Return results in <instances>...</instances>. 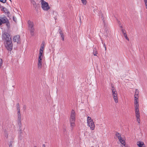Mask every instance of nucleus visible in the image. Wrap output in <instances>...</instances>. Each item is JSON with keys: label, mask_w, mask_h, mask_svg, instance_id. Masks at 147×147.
Masks as SVG:
<instances>
[{"label": "nucleus", "mask_w": 147, "mask_h": 147, "mask_svg": "<svg viewBox=\"0 0 147 147\" xmlns=\"http://www.w3.org/2000/svg\"><path fill=\"white\" fill-rule=\"evenodd\" d=\"M1 36L6 48L9 51H11L13 48V44L10 34L7 32H4L2 34Z\"/></svg>", "instance_id": "nucleus-1"}, {"label": "nucleus", "mask_w": 147, "mask_h": 147, "mask_svg": "<svg viewBox=\"0 0 147 147\" xmlns=\"http://www.w3.org/2000/svg\"><path fill=\"white\" fill-rule=\"evenodd\" d=\"M87 125L90 127L91 130H93L95 128V125L93 121L91 118L89 116L87 118Z\"/></svg>", "instance_id": "nucleus-2"}, {"label": "nucleus", "mask_w": 147, "mask_h": 147, "mask_svg": "<svg viewBox=\"0 0 147 147\" xmlns=\"http://www.w3.org/2000/svg\"><path fill=\"white\" fill-rule=\"evenodd\" d=\"M28 25L29 30L30 31V34L32 36L34 35V24L33 22L30 20H29L28 22Z\"/></svg>", "instance_id": "nucleus-3"}, {"label": "nucleus", "mask_w": 147, "mask_h": 147, "mask_svg": "<svg viewBox=\"0 0 147 147\" xmlns=\"http://www.w3.org/2000/svg\"><path fill=\"white\" fill-rule=\"evenodd\" d=\"M41 7L44 11H47L50 8L49 3L44 0H41Z\"/></svg>", "instance_id": "nucleus-4"}, {"label": "nucleus", "mask_w": 147, "mask_h": 147, "mask_svg": "<svg viewBox=\"0 0 147 147\" xmlns=\"http://www.w3.org/2000/svg\"><path fill=\"white\" fill-rule=\"evenodd\" d=\"M76 120V113L74 110L71 112L70 117L69 119L70 122H75Z\"/></svg>", "instance_id": "nucleus-5"}, {"label": "nucleus", "mask_w": 147, "mask_h": 147, "mask_svg": "<svg viewBox=\"0 0 147 147\" xmlns=\"http://www.w3.org/2000/svg\"><path fill=\"white\" fill-rule=\"evenodd\" d=\"M6 24V25L8 28L10 27V24L8 19H0V26L2 24Z\"/></svg>", "instance_id": "nucleus-6"}, {"label": "nucleus", "mask_w": 147, "mask_h": 147, "mask_svg": "<svg viewBox=\"0 0 147 147\" xmlns=\"http://www.w3.org/2000/svg\"><path fill=\"white\" fill-rule=\"evenodd\" d=\"M116 136L119 139L120 142L124 146L125 145V142L123 139H122L121 137V135L118 132H116L115 134Z\"/></svg>", "instance_id": "nucleus-7"}, {"label": "nucleus", "mask_w": 147, "mask_h": 147, "mask_svg": "<svg viewBox=\"0 0 147 147\" xmlns=\"http://www.w3.org/2000/svg\"><path fill=\"white\" fill-rule=\"evenodd\" d=\"M18 114V124L19 126H20L21 125V116L20 113H17Z\"/></svg>", "instance_id": "nucleus-8"}, {"label": "nucleus", "mask_w": 147, "mask_h": 147, "mask_svg": "<svg viewBox=\"0 0 147 147\" xmlns=\"http://www.w3.org/2000/svg\"><path fill=\"white\" fill-rule=\"evenodd\" d=\"M13 41L14 42H17V43L20 40V36L19 35H16L13 37Z\"/></svg>", "instance_id": "nucleus-9"}, {"label": "nucleus", "mask_w": 147, "mask_h": 147, "mask_svg": "<svg viewBox=\"0 0 147 147\" xmlns=\"http://www.w3.org/2000/svg\"><path fill=\"white\" fill-rule=\"evenodd\" d=\"M137 145L139 147H145V145L144 142L142 141H138L137 142Z\"/></svg>", "instance_id": "nucleus-10"}, {"label": "nucleus", "mask_w": 147, "mask_h": 147, "mask_svg": "<svg viewBox=\"0 0 147 147\" xmlns=\"http://www.w3.org/2000/svg\"><path fill=\"white\" fill-rule=\"evenodd\" d=\"M117 22L119 24V27L120 28V30L122 32V33H124V32H126L125 30L123 28L122 25L121 24V23H120V22L118 20H117Z\"/></svg>", "instance_id": "nucleus-11"}, {"label": "nucleus", "mask_w": 147, "mask_h": 147, "mask_svg": "<svg viewBox=\"0 0 147 147\" xmlns=\"http://www.w3.org/2000/svg\"><path fill=\"white\" fill-rule=\"evenodd\" d=\"M59 33L61 37V38L62 40L64 41V38L63 32L62 31L60 28L59 29Z\"/></svg>", "instance_id": "nucleus-12"}, {"label": "nucleus", "mask_w": 147, "mask_h": 147, "mask_svg": "<svg viewBox=\"0 0 147 147\" xmlns=\"http://www.w3.org/2000/svg\"><path fill=\"white\" fill-rule=\"evenodd\" d=\"M135 111L136 116L138 115H140L139 108H135Z\"/></svg>", "instance_id": "nucleus-13"}, {"label": "nucleus", "mask_w": 147, "mask_h": 147, "mask_svg": "<svg viewBox=\"0 0 147 147\" xmlns=\"http://www.w3.org/2000/svg\"><path fill=\"white\" fill-rule=\"evenodd\" d=\"M9 134V132L6 130H5L4 131V135L5 138L7 139L8 138Z\"/></svg>", "instance_id": "nucleus-14"}, {"label": "nucleus", "mask_w": 147, "mask_h": 147, "mask_svg": "<svg viewBox=\"0 0 147 147\" xmlns=\"http://www.w3.org/2000/svg\"><path fill=\"white\" fill-rule=\"evenodd\" d=\"M42 61L38 60V67L39 69H40L41 67L42 64Z\"/></svg>", "instance_id": "nucleus-15"}, {"label": "nucleus", "mask_w": 147, "mask_h": 147, "mask_svg": "<svg viewBox=\"0 0 147 147\" xmlns=\"http://www.w3.org/2000/svg\"><path fill=\"white\" fill-rule=\"evenodd\" d=\"M117 95H114L113 96V98L115 102L117 103L118 102V99L117 97Z\"/></svg>", "instance_id": "nucleus-16"}, {"label": "nucleus", "mask_w": 147, "mask_h": 147, "mask_svg": "<svg viewBox=\"0 0 147 147\" xmlns=\"http://www.w3.org/2000/svg\"><path fill=\"white\" fill-rule=\"evenodd\" d=\"M2 7L3 8V11L5 13L9 12L8 10L6 8L3 7V6H2Z\"/></svg>", "instance_id": "nucleus-17"}, {"label": "nucleus", "mask_w": 147, "mask_h": 147, "mask_svg": "<svg viewBox=\"0 0 147 147\" xmlns=\"http://www.w3.org/2000/svg\"><path fill=\"white\" fill-rule=\"evenodd\" d=\"M113 96L116 95H117V92L116 91V90L112 89Z\"/></svg>", "instance_id": "nucleus-18"}, {"label": "nucleus", "mask_w": 147, "mask_h": 147, "mask_svg": "<svg viewBox=\"0 0 147 147\" xmlns=\"http://www.w3.org/2000/svg\"><path fill=\"white\" fill-rule=\"evenodd\" d=\"M17 113H20V105L19 103L17 104Z\"/></svg>", "instance_id": "nucleus-19"}, {"label": "nucleus", "mask_w": 147, "mask_h": 147, "mask_svg": "<svg viewBox=\"0 0 147 147\" xmlns=\"http://www.w3.org/2000/svg\"><path fill=\"white\" fill-rule=\"evenodd\" d=\"M136 117L137 118V121L139 123H140V115H136Z\"/></svg>", "instance_id": "nucleus-20"}, {"label": "nucleus", "mask_w": 147, "mask_h": 147, "mask_svg": "<svg viewBox=\"0 0 147 147\" xmlns=\"http://www.w3.org/2000/svg\"><path fill=\"white\" fill-rule=\"evenodd\" d=\"M70 126L73 129L75 126V122H70Z\"/></svg>", "instance_id": "nucleus-21"}, {"label": "nucleus", "mask_w": 147, "mask_h": 147, "mask_svg": "<svg viewBox=\"0 0 147 147\" xmlns=\"http://www.w3.org/2000/svg\"><path fill=\"white\" fill-rule=\"evenodd\" d=\"M13 142V140H12L9 143V147H12V144Z\"/></svg>", "instance_id": "nucleus-22"}, {"label": "nucleus", "mask_w": 147, "mask_h": 147, "mask_svg": "<svg viewBox=\"0 0 147 147\" xmlns=\"http://www.w3.org/2000/svg\"><path fill=\"white\" fill-rule=\"evenodd\" d=\"M43 53V51L41 50H40L39 51V56H42V53Z\"/></svg>", "instance_id": "nucleus-23"}, {"label": "nucleus", "mask_w": 147, "mask_h": 147, "mask_svg": "<svg viewBox=\"0 0 147 147\" xmlns=\"http://www.w3.org/2000/svg\"><path fill=\"white\" fill-rule=\"evenodd\" d=\"M93 53L94 55V56L97 55L96 54L97 53H96V49H93Z\"/></svg>", "instance_id": "nucleus-24"}, {"label": "nucleus", "mask_w": 147, "mask_h": 147, "mask_svg": "<svg viewBox=\"0 0 147 147\" xmlns=\"http://www.w3.org/2000/svg\"><path fill=\"white\" fill-rule=\"evenodd\" d=\"M139 94V91L138 90V89H136L135 92V94L136 95H138Z\"/></svg>", "instance_id": "nucleus-25"}, {"label": "nucleus", "mask_w": 147, "mask_h": 147, "mask_svg": "<svg viewBox=\"0 0 147 147\" xmlns=\"http://www.w3.org/2000/svg\"><path fill=\"white\" fill-rule=\"evenodd\" d=\"M82 3L84 5H86V4L87 1L86 0H81Z\"/></svg>", "instance_id": "nucleus-26"}, {"label": "nucleus", "mask_w": 147, "mask_h": 147, "mask_svg": "<svg viewBox=\"0 0 147 147\" xmlns=\"http://www.w3.org/2000/svg\"><path fill=\"white\" fill-rule=\"evenodd\" d=\"M139 103V101L138 100L134 99V104H137Z\"/></svg>", "instance_id": "nucleus-27"}, {"label": "nucleus", "mask_w": 147, "mask_h": 147, "mask_svg": "<svg viewBox=\"0 0 147 147\" xmlns=\"http://www.w3.org/2000/svg\"><path fill=\"white\" fill-rule=\"evenodd\" d=\"M30 1L34 5H36V3L34 0H31Z\"/></svg>", "instance_id": "nucleus-28"}, {"label": "nucleus", "mask_w": 147, "mask_h": 147, "mask_svg": "<svg viewBox=\"0 0 147 147\" xmlns=\"http://www.w3.org/2000/svg\"><path fill=\"white\" fill-rule=\"evenodd\" d=\"M102 21L104 23V26H106L107 25V23L105 22V20L104 19H102Z\"/></svg>", "instance_id": "nucleus-29"}, {"label": "nucleus", "mask_w": 147, "mask_h": 147, "mask_svg": "<svg viewBox=\"0 0 147 147\" xmlns=\"http://www.w3.org/2000/svg\"><path fill=\"white\" fill-rule=\"evenodd\" d=\"M138 95L135 94L134 95V99L138 100Z\"/></svg>", "instance_id": "nucleus-30"}, {"label": "nucleus", "mask_w": 147, "mask_h": 147, "mask_svg": "<svg viewBox=\"0 0 147 147\" xmlns=\"http://www.w3.org/2000/svg\"><path fill=\"white\" fill-rule=\"evenodd\" d=\"M42 56H39V58L38 59V60H41L42 61Z\"/></svg>", "instance_id": "nucleus-31"}, {"label": "nucleus", "mask_w": 147, "mask_h": 147, "mask_svg": "<svg viewBox=\"0 0 147 147\" xmlns=\"http://www.w3.org/2000/svg\"><path fill=\"white\" fill-rule=\"evenodd\" d=\"M134 107L135 108H139V103L137 104H134Z\"/></svg>", "instance_id": "nucleus-32"}, {"label": "nucleus", "mask_w": 147, "mask_h": 147, "mask_svg": "<svg viewBox=\"0 0 147 147\" xmlns=\"http://www.w3.org/2000/svg\"><path fill=\"white\" fill-rule=\"evenodd\" d=\"M2 64V59H0V68L1 67Z\"/></svg>", "instance_id": "nucleus-33"}, {"label": "nucleus", "mask_w": 147, "mask_h": 147, "mask_svg": "<svg viewBox=\"0 0 147 147\" xmlns=\"http://www.w3.org/2000/svg\"><path fill=\"white\" fill-rule=\"evenodd\" d=\"M125 38L128 41L129 40V39L127 36V35H126L124 36Z\"/></svg>", "instance_id": "nucleus-34"}, {"label": "nucleus", "mask_w": 147, "mask_h": 147, "mask_svg": "<svg viewBox=\"0 0 147 147\" xmlns=\"http://www.w3.org/2000/svg\"><path fill=\"white\" fill-rule=\"evenodd\" d=\"M44 46L43 45H41V48L40 49V50H42V51H43V50L44 49Z\"/></svg>", "instance_id": "nucleus-35"}, {"label": "nucleus", "mask_w": 147, "mask_h": 147, "mask_svg": "<svg viewBox=\"0 0 147 147\" xmlns=\"http://www.w3.org/2000/svg\"><path fill=\"white\" fill-rule=\"evenodd\" d=\"M10 13L9 12H8V13H6V15H7L8 17L9 18H10L9 17L10 16Z\"/></svg>", "instance_id": "nucleus-36"}, {"label": "nucleus", "mask_w": 147, "mask_h": 147, "mask_svg": "<svg viewBox=\"0 0 147 147\" xmlns=\"http://www.w3.org/2000/svg\"><path fill=\"white\" fill-rule=\"evenodd\" d=\"M0 1L3 3H4L6 2V0H0Z\"/></svg>", "instance_id": "nucleus-37"}, {"label": "nucleus", "mask_w": 147, "mask_h": 147, "mask_svg": "<svg viewBox=\"0 0 147 147\" xmlns=\"http://www.w3.org/2000/svg\"><path fill=\"white\" fill-rule=\"evenodd\" d=\"M123 35V36H124L126 35H127V34H126V32H124V33H122Z\"/></svg>", "instance_id": "nucleus-38"}, {"label": "nucleus", "mask_w": 147, "mask_h": 147, "mask_svg": "<svg viewBox=\"0 0 147 147\" xmlns=\"http://www.w3.org/2000/svg\"><path fill=\"white\" fill-rule=\"evenodd\" d=\"M112 87V89H113L114 90H115V88L113 86H111Z\"/></svg>", "instance_id": "nucleus-39"}, {"label": "nucleus", "mask_w": 147, "mask_h": 147, "mask_svg": "<svg viewBox=\"0 0 147 147\" xmlns=\"http://www.w3.org/2000/svg\"><path fill=\"white\" fill-rule=\"evenodd\" d=\"M145 4H147V0H144Z\"/></svg>", "instance_id": "nucleus-40"}, {"label": "nucleus", "mask_w": 147, "mask_h": 147, "mask_svg": "<svg viewBox=\"0 0 147 147\" xmlns=\"http://www.w3.org/2000/svg\"><path fill=\"white\" fill-rule=\"evenodd\" d=\"M44 44H45V42H43L41 44V45H43L44 46Z\"/></svg>", "instance_id": "nucleus-41"}, {"label": "nucleus", "mask_w": 147, "mask_h": 147, "mask_svg": "<svg viewBox=\"0 0 147 147\" xmlns=\"http://www.w3.org/2000/svg\"><path fill=\"white\" fill-rule=\"evenodd\" d=\"M42 147H45V144H43V145H42Z\"/></svg>", "instance_id": "nucleus-42"}, {"label": "nucleus", "mask_w": 147, "mask_h": 147, "mask_svg": "<svg viewBox=\"0 0 147 147\" xmlns=\"http://www.w3.org/2000/svg\"><path fill=\"white\" fill-rule=\"evenodd\" d=\"M103 46H104V47H106V45H105V43H104V44H103Z\"/></svg>", "instance_id": "nucleus-43"}, {"label": "nucleus", "mask_w": 147, "mask_h": 147, "mask_svg": "<svg viewBox=\"0 0 147 147\" xmlns=\"http://www.w3.org/2000/svg\"><path fill=\"white\" fill-rule=\"evenodd\" d=\"M146 5V8L147 9V4H145Z\"/></svg>", "instance_id": "nucleus-44"}, {"label": "nucleus", "mask_w": 147, "mask_h": 147, "mask_svg": "<svg viewBox=\"0 0 147 147\" xmlns=\"http://www.w3.org/2000/svg\"><path fill=\"white\" fill-rule=\"evenodd\" d=\"M13 20L15 21L16 20V19H13Z\"/></svg>", "instance_id": "nucleus-45"}, {"label": "nucleus", "mask_w": 147, "mask_h": 147, "mask_svg": "<svg viewBox=\"0 0 147 147\" xmlns=\"http://www.w3.org/2000/svg\"><path fill=\"white\" fill-rule=\"evenodd\" d=\"M79 20L80 23H81V19H80Z\"/></svg>", "instance_id": "nucleus-46"}, {"label": "nucleus", "mask_w": 147, "mask_h": 147, "mask_svg": "<svg viewBox=\"0 0 147 147\" xmlns=\"http://www.w3.org/2000/svg\"><path fill=\"white\" fill-rule=\"evenodd\" d=\"M104 47L105 48V50H106V49H107L106 47Z\"/></svg>", "instance_id": "nucleus-47"}, {"label": "nucleus", "mask_w": 147, "mask_h": 147, "mask_svg": "<svg viewBox=\"0 0 147 147\" xmlns=\"http://www.w3.org/2000/svg\"><path fill=\"white\" fill-rule=\"evenodd\" d=\"M13 19L15 18H14V16H13Z\"/></svg>", "instance_id": "nucleus-48"}, {"label": "nucleus", "mask_w": 147, "mask_h": 147, "mask_svg": "<svg viewBox=\"0 0 147 147\" xmlns=\"http://www.w3.org/2000/svg\"><path fill=\"white\" fill-rule=\"evenodd\" d=\"M9 0L11 1V0Z\"/></svg>", "instance_id": "nucleus-49"}, {"label": "nucleus", "mask_w": 147, "mask_h": 147, "mask_svg": "<svg viewBox=\"0 0 147 147\" xmlns=\"http://www.w3.org/2000/svg\"><path fill=\"white\" fill-rule=\"evenodd\" d=\"M34 147H37L36 146H34Z\"/></svg>", "instance_id": "nucleus-50"}, {"label": "nucleus", "mask_w": 147, "mask_h": 147, "mask_svg": "<svg viewBox=\"0 0 147 147\" xmlns=\"http://www.w3.org/2000/svg\"><path fill=\"white\" fill-rule=\"evenodd\" d=\"M146 147V146L145 147Z\"/></svg>", "instance_id": "nucleus-51"}]
</instances>
